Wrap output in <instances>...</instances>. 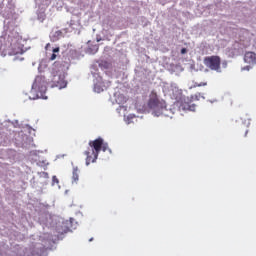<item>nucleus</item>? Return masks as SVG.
<instances>
[{"label":"nucleus","instance_id":"obj_1","mask_svg":"<svg viewBox=\"0 0 256 256\" xmlns=\"http://www.w3.org/2000/svg\"><path fill=\"white\" fill-rule=\"evenodd\" d=\"M89 147L86 151H84V155L86 156V165H91V163H95L99 157V153L102 151H107L108 146L103 141V138L99 137L95 140H91L88 143Z\"/></svg>","mask_w":256,"mask_h":256},{"label":"nucleus","instance_id":"obj_7","mask_svg":"<svg viewBox=\"0 0 256 256\" xmlns=\"http://www.w3.org/2000/svg\"><path fill=\"white\" fill-rule=\"evenodd\" d=\"M171 98L175 99L176 103H179L180 101H185V96H183V90L177 87H174L172 89Z\"/></svg>","mask_w":256,"mask_h":256},{"label":"nucleus","instance_id":"obj_11","mask_svg":"<svg viewBox=\"0 0 256 256\" xmlns=\"http://www.w3.org/2000/svg\"><path fill=\"white\" fill-rule=\"evenodd\" d=\"M55 53H59V47L53 49V54L50 57V61H55V59H57V54Z\"/></svg>","mask_w":256,"mask_h":256},{"label":"nucleus","instance_id":"obj_9","mask_svg":"<svg viewBox=\"0 0 256 256\" xmlns=\"http://www.w3.org/2000/svg\"><path fill=\"white\" fill-rule=\"evenodd\" d=\"M178 103H180V111H195V105H191L189 102H185V100H182Z\"/></svg>","mask_w":256,"mask_h":256},{"label":"nucleus","instance_id":"obj_19","mask_svg":"<svg viewBox=\"0 0 256 256\" xmlns=\"http://www.w3.org/2000/svg\"><path fill=\"white\" fill-rule=\"evenodd\" d=\"M31 93H35V90H32Z\"/></svg>","mask_w":256,"mask_h":256},{"label":"nucleus","instance_id":"obj_3","mask_svg":"<svg viewBox=\"0 0 256 256\" xmlns=\"http://www.w3.org/2000/svg\"><path fill=\"white\" fill-rule=\"evenodd\" d=\"M9 49V55H19L23 53V49L19 47L17 38L12 36H1L0 37V53H5Z\"/></svg>","mask_w":256,"mask_h":256},{"label":"nucleus","instance_id":"obj_8","mask_svg":"<svg viewBox=\"0 0 256 256\" xmlns=\"http://www.w3.org/2000/svg\"><path fill=\"white\" fill-rule=\"evenodd\" d=\"M244 61L248 65H255L256 64V54L255 52H246L244 55Z\"/></svg>","mask_w":256,"mask_h":256},{"label":"nucleus","instance_id":"obj_20","mask_svg":"<svg viewBox=\"0 0 256 256\" xmlns=\"http://www.w3.org/2000/svg\"><path fill=\"white\" fill-rule=\"evenodd\" d=\"M36 99H39V95L36 96Z\"/></svg>","mask_w":256,"mask_h":256},{"label":"nucleus","instance_id":"obj_2","mask_svg":"<svg viewBox=\"0 0 256 256\" xmlns=\"http://www.w3.org/2000/svg\"><path fill=\"white\" fill-rule=\"evenodd\" d=\"M147 107L153 111V115L159 117L163 115V111L167 109V102L161 99L155 90H152L149 94Z\"/></svg>","mask_w":256,"mask_h":256},{"label":"nucleus","instance_id":"obj_5","mask_svg":"<svg viewBox=\"0 0 256 256\" xmlns=\"http://www.w3.org/2000/svg\"><path fill=\"white\" fill-rule=\"evenodd\" d=\"M52 87H58V89H65L67 82L65 81V74L63 72H56L52 76Z\"/></svg>","mask_w":256,"mask_h":256},{"label":"nucleus","instance_id":"obj_6","mask_svg":"<svg viewBox=\"0 0 256 256\" xmlns=\"http://www.w3.org/2000/svg\"><path fill=\"white\" fill-rule=\"evenodd\" d=\"M13 13V3L7 0V4H5V0L0 3V15L4 17V19H9Z\"/></svg>","mask_w":256,"mask_h":256},{"label":"nucleus","instance_id":"obj_10","mask_svg":"<svg viewBox=\"0 0 256 256\" xmlns=\"http://www.w3.org/2000/svg\"><path fill=\"white\" fill-rule=\"evenodd\" d=\"M79 181V168L74 167L72 172V183H77Z\"/></svg>","mask_w":256,"mask_h":256},{"label":"nucleus","instance_id":"obj_13","mask_svg":"<svg viewBox=\"0 0 256 256\" xmlns=\"http://www.w3.org/2000/svg\"><path fill=\"white\" fill-rule=\"evenodd\" d=\"M97 51H99V46L98 45H94L92 50H91V53H97Z\"/></svg>","mask_w":256,"mask_h":256},{"label":"nucleus","instance_id":"obj_22","mask_svg":"<svg viewBox=\"0 0 256 256\" xmlns=\"http://www.w3.org/2000/svg\"><path fill=\"white\" fill-rule=\"evenodd\" d=\"M32 99H35V97H32Z\"/></svg>","mask_w":256,"mask_h":256},{"label":"nucleus","instance_id":"obj_15","mask_svg":"<svg viewBox=\"0 0 256 256\" xmlns=\"http://www.w3.org/2000/svg\"><path fill=\"white\" fill-rule=\"evenodd\" d=\"M94 91H96V93H101L102 90H101V88H99V86L96 85L94 87Z\"/></svg>","mask_w":256,"mask_h":256},{"label":"nucleus","instance_id":"obj_18","mask_svg":"<svg viewBox=\"0 0 256 256\" xmlns=\"http://www.w3.org/2000/svg\"><path fill=\"white\" fill-rule=\"evenodd\" d=\"M181 53H182V55H184V53H187V49L183 48V49L181 50Z\"/></svg>","mask_w":256,"mask_h":256},{"label":"nucleus","instance_id":"obj_16","mask_svg":"<svg viewBox=\"0 0 256 256\" xmlns=\"http://www.w3.org/2000/svg\"><path fill=\"white\" fill-rule=\"evenodd\" d=\"M52 181L53 183H59V179L57 178V176H53Z\"/></svg>","mask_w":256,"mask_h":256},{"label":"nucleus","instance_id":"obj_21","mask_svg":"<svg viewBox=\"0 0 256 256\" xmlns=\"http://www.w3.org/2000/svg\"><path fill=\"white\" fill-rule=\"evenodd\" d=\"M89 241H93V238H91Z\"/></svg>","mask_w":256,"mask_h":256},{"label":"nucleus","instance_id":"obj_4","mask_svg":"<svg viewBox=\"0 0 256 256\" xmlns=\"http://www.w3.org/2000/svg\"><path fill=\"white\" fill-rule=\"evenodd\" d=\"M204 65L211 71L221 73V57L212 55L204 58Z\"/></svg>","mask_w":256,"mask_h":256},{"label":"nucleus","instance_id":"obj_12","mask_svg":"<svg viewBox=\"0 0 256 256\" xmlns=\"http://www.w3.org/2000/svg\"><path fill=\"white\" fill-rule=\"evenodd\" d=\"M207 82H201V83H194L193 87H206Z\"/></svg>","mask_w":256,"mask_h":256},{"label":"nucleus","instance_id":"obj_14","mask_svg":"<svg viewBox=\"0 0 256 256\" xmlns=\"http://www.w3.org/2000/svg\"><path fill=\"white\" fill-rule=\"evenodd\" d=\"M251 67H253V65L249 64V66H245L244 68H242V71H249Z\"/></svg>","mask_w":256,"mask_h":256},{"label":"nucleus","instance_id":"obj_17","mask_svg":"<svg viewBox=\"0 0 256 256\" xmlns=\"http://www.w3.org/2000/svg\"><path fill=\"white\" fill-rule=\"evenodd\" d=\"M36 255H37V254H35L34 251H31V252H30V255H29V253L26 254V256H36Z\"/></svg>","mask_w":256,"mask_h":256}]
</instances>
